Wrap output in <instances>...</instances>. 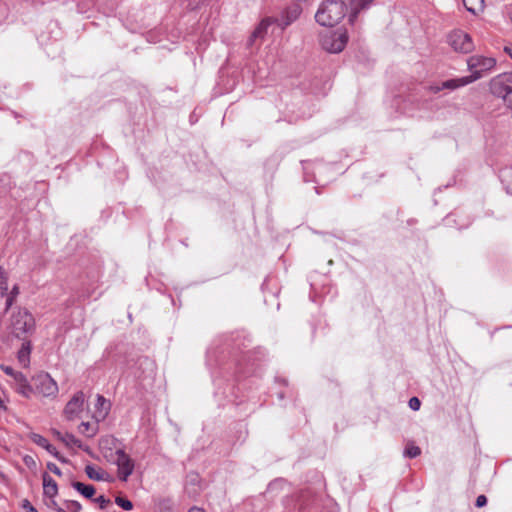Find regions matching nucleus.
I'll list each match as a JSON object with an SVG mask.
<instances>
[{
	"mask_svg": "<svg viewBox=\"0 0 512 512\" xmlns=\"http://www.w3.org/2000/svg\"><path fill=\"white\" fill-rule=\"evenodd\" d=\"M7 294L9 296H13L14 298H16L19 294V287L17 285H14L9 292L7 291Z\"/></svg>",
	"mask_w": 512,
	"mask_h": 512,
	"instance_id": "nucleus-35",
	"label": "nucleus"
},
{
	"mask_svg": "<svg viewBox=\"0 0 512 512\" xmlns=\"http://www.w3.org/2000/svg\"><path fill=\"white\" fill-rule=\"evenodd\" d=\"M13 381V388L18 394L27 399L32 396V394L34 393V388L29 383L27 377L22 372L16 374L15 377L13 378Z\"/></svg>",
	"mask_w": 512,
	"mask_h": 512,
	"instance_id": "nucleus-11",
	"label": "nucleus"
},
{
	"mask_svg": "<svg viewBox=\"0 0 512 512\" xmlns=\"http://www.w3.org/2000/svg\"><path fill=\"white\" fill-rule=\"evenodd\" d=\"M409 407L412 410L417 411L420 408V400L417 397H412L409 400Z\"/></svg>",
	"mask_w": 512,
	"mask_h": 512,
	"instance_id": "nucleus-31",
	"label": "nucleus"
},
{
	"mask_svg": "<svg viewBox=\"0 0 512 512\" xmlns=\"http://www.w3.org/2000/svg\"><path fill=\"white\" fill-rule=\"evenodd\" d=\"M33 441L37 445L45 448L51 455H53L59 461L66 462V460L59 454L57 449L52 444H50L49 441L45 437H43L39 434H35L33 436Z\"/></svg>",
	"mask_w": 512,
	"mask_h": 512,
	"instance_id": "nucleus-15",
	"label": "nucleus"
},
{
	"mask_svg": "<svg viewBox=\"0 0 512 512\" xmlns=\"http://www.w3.org/2000/svg\"><path fill=\"white\" fill-rule=\"evenodd\" d=\"M47 468L48 470H50L52 473L58 475V476H61V470L58 468V466L52 462H49L47 463Z\"/></svg>",
	"mask_w": 512,
	"mask_h": 512,
	"instance_id": "nucleus-33",
	"label": "nucleus"
},
{
	"mask_svg": "<svg viewBox=\"0 0 512 512\" xmlns=\"http://www.w3.org/2000/svg\"><path fill=\"white\" fill-rule=\"evenodd\" d=\"M302 12V9L299 5H292L288 7L281 15V17L275 18L274 22L278 24L281 29H285L287 26L291 25L294 21L298 19Z\"/></svg>",
	"mask_w": 512,
	"mask_h": 512,
	"instance_id": "nucleus-10",
	"label": "nucleus"
},
{
	"mask_svg": "<svg viewBox=\"0 0 512 512\" xmlns=\"http://www.w3.org/2000/svg\"><path fill=\"white\" fill-rule=\"evenodd\" d=\"M486 504H487V498H486V496H485V495H479V496L476 498V503H475V505H476L478 508L484 507Z\"/></svg>",
	"mask_w": 512,
	"mask_h": 512,
	"instance_id": "nucleus-34",
	"label": "nucleus"
},
{
	"mask_svg": "<svg viewBox=\"0 0 512 512\" xmlns=\"http://www.w3.org/2000/svg\"><path fill=\"white\" fill-rule=\"evenodd\" d=\"M348 38L346 29L328 31L321 35V45L329 53H340L345 48Z\"/></svg>",
	"mask_w": 512,
	"mask_h": 512,
	"instance_id": "nucleus-4",
	"label": "nucleus"
},
{
	"mask_svg": "<svg viewBox=\"0 0 512 512\" xmlns=\"http://www.w3.org/2000/svg\"><path fill=\"white\" fill-rule=\"evenodd\" d=\"M85 473L86 475L95 481H102L104 480V472L101 469L95 468V466L89 464L85 467Z\"/></svg>",
	"mask_w": 512,
	"mask_h": 512,
	"instance_id": "nucleus-21",
	"label": "nucleus"
},
{
	"mask_svg": "<svg viewBox=\"0 0 512 512\" xmlns=\"http://www.w3.org/2000/svg\"><path fill=\"white\" fill-rule=\"evenodd\" d=\"M66 507L71 512H80L82 510V505L76 500H70L66 502Z\"/></svg>",
	"mask_w": 512,
	"mask_h": 512,
	"instance_id": "nucleus-27",
	"label": "nucleus"
},
{
	"mask_svg": "<svg viewBox=\"0 0 512 512\" xmlns=\"http://www.w3.org/2000/svg\"><path fill=\"white\" fill-rule=\"evenodd\" d=\"M44 496L54 498L58 494V486L56 481L47 473L42 475Z\"/></svg>",
	"mask_w": 512,
	"mask_h": 512,
	"instance_id": "nucleus-14",
	"label": "nucleus"
},
{
	"mask_svg": "<svg viewBox=\"0 0 512 512\" xmlns=\"http://www.w3.org/2000/svg\"><path fill=\"white\" fill-rule=\"evenodd\" d=\"M61 441L68 447V448H82V442L77 439L73 434L71 433H65L64 436H61Z\"/></svg>",
	"mask_w": 512,
	"mask_h": 512,
	"instance_id": "nucleus-22",
	"label": "nucleus"
},
{
	"mask_svg": "<svg viewBox=\"0 0 512 512\" xmlns=\"http://www.w3.org/2000/svg\"><path fill=\"white\" fill-rule=\"evenodd\" d=\"M54 435L61 441V436H64V434H62L61 432L59 431H54Z\"/></svg>",
	"mask_w": 512,
	"mask_h": 512,
	"instance_id": "nucleus-38",
	"label": "nucleus"
},
{
	"mask_svg": "<svg viewBox=\"0 0 512 512\" xmlns=\"http://www.w3.org/2000/svg\"><path fill=\"white\" fill-rule=\"evenodd\" d=\"M421 453V450L418 446L415 445H409L405 448L404 455L409 458H415L419 456Z\"/></svg>",
	"mask_w": 512,
	"mask_h": 512,
	"instance_id": "nucleus-25",
	"label": "nucleus"
},
{
	"mask_svg": "<svg viewBox=\"0 0 512 512\" xmlns=\"http://www.w3.org/2000/svg\"><path fill=\"white\" fill-rule=\"evenodd\" d=\"M58 512H65V510L61 509V508H58L57 509Z\"/></svg>",
	"mask_w": 512,
	"mask_h": 512,
	"instance_id": "nucleus-39",
	"label": "nucleus"
},
{
	"mask_svg": "<svg viewBox=\"0 0 512 512\" xmlns=\"http://www.w3.org/2000/svg\"><path fill=\"white\" fill-rule=\"evenodd\" d=\"M347 14V6L340 0H327L318 9L315 18L322 26H334Z\"/></svg>",
	"mask_w": 512,
	"mask_h": 512,
	"instance_id": "nucleus-1",
	"label": "nucleus"
},
{
	"mask_svg": "<svg viewBox=\"0 0 512 512\" xmlns=\"http://www.w3.org/2000/svg\"><path fill=\"white\" fill-rule=\"evenodd\" d=\"M78 430L81 434H85L88 437H93L98 432V423L91 424L89 422H81L78 426Z\"/></svg>",
	"mask_w": 512,
	"mask_h": 512,
	"instance_id": "nucleus-19",
	"label": "nucleus"
},
{
	"mask_svg": "<svg viewBox=\"0 0 512 512\" xmlns=\"http://www.w3.org/2000/svg\"><path fill=\"white\" fill-rule=\"evenodd\" d=\"M504 51L507 55H509V57L512 59V48L510 47H505L504 48Z\"/></svg>",
	"mask_w": 512,
	"mask_h": 512,
	"instance_id": "nucleus-37",
	"label": "nucleus"
},
{
	"mask_svg": "<svg viewBox=\"0 0 512 512\" xmlns=\"http://www.w3.org/2000/svg\"><path fill=\"white\" fill-rule=\"evenodd\" d=\"M1 369L2 371L12 377V379L15 377L16 374H18L20 371H15L11 366H5V365H1Z\"/></svg>",
	"mask_w": 512,
	"mask_h": 512,
	"instance_id": "nucleus-28",
	"label": "nucleus"
},
{
	"mask_svg": "<svg viewBox=\"0 0 512 512\" xmlns=\"http://www.w3.org/2000/svg\"><path fill=\"white\" fill-rule=\"evenodd\" d=\"M372 4V0H354L351 13L349 15V22L353 23L360 10L368 8Z\"/></svg>",
	"mask_w": 512,
	"mask_h": 512,
	"instance_id": "nucleus-17",
	"label": "nucleus"
},
{
	"mask_svg": "<svg viewBox=\"0 0 512 512\" xmlns=\"http://www.w3.org/2000/svg\"><path fill=\"white\" fill-rule=\"evenodd\" d=\"M29 354H30V343H23L22 348L18 352V360L24 366L29 362Z\"/></svg>",
	"mask_w": 512,
	"mask_h": 512,
	"instance_id": "nucleus-23",
	"label": "nucleus"
},
{
	"mask_svg": "<svg viewBox=\"0 0 512 512\" xmlns=\"http://www.w3.org/2000/svg\"><path fill=\"white\" fill-rule=\"evenodd\" d=\"M72 487L88 499L92 498L95 494V488L92 485H87L82 482H73Z\"/></svg>",
	"mask_w": 512,
	"mask_h": 512,
	"instance_id": "nucleus-18",
	"label": "nucleus"
},
{
	"mask_svg": "<svg viewBox=\"0 0 512 512\" xmlns=\"http://www.w3.org/2000/svg\"><path fill=\"white\" fill-rule=\"evenodd\" d=\"M473 82H475V77L464 76L460 78L446 80L442 82L441 86L432 87V90L434 92H439L442 89L455 90L466 85H469Z\"/></svg>",
	"mask_w": 512,
	"mask_h": 512,
	"instance_id": "nucleus-12",
	"label": "nucleus"
},
{
	"mask_svg": "<svg viewBox=\"0 0 512 512\" xmlns=\"http://www.w3.org/2000/svg\"><path fill=\"white\" fill-rule=\"evenodd\" d=\"M496 65V60L492 57L474 55L467 59V67L470 71L468 77H475V81L482 78L487 72L491 71Z\"/></svg>",
	"mask_w": 512,
	"mask_h": 512,
	"instance_id": "nucleus-5",
	"label": "nucleus"
},
{
	"mask_svg": "<svg viewBox=\"0 0 512 512\" xmlns=\"http://www.w3.org/2000/svg\"><path fill=\"white\" fill-rule=\"evenodd\" d=\"M110 403L107 401L102 395L98 394L96 397V403L94 405V411L92 413V418L97 422L103 421L109 411H110Z\"/></svg>",
	"mask_w": 512,
	"mask_h": 512,
	"instance_id": "nucleus-13",
	"label": "nucleus"
},
{
	"mask_svg": "<svg viewBox=\"0 0 512 512\" xmlns=\"http://www.w3.org/2000/svg\"><path fill=\"white\" fill-rule=\"evenodd\" d=\"M34 392L44 397H54L58 393L56 381L47 373H40L33 378Z\"/></svg>",
	"mask_w": 512,
	"mask_h": 512,
	"instance_id": "nucleus-7",
	"label": "nucleus"
},
{
	"mask_svg": "<svg viewBox=\"0 0 512 512\" xmlns=\"http://www.w3.org/2000/svg\"><path fill=\"white\" fill-rule=\"evenodd\" d=\"M94 501L99 504L101 509L106 508V506L110 503V500L105 498L103 495L98 496L94 499Z\"/></svg>",
	"mask_w": 512,
	"mask_h": 512,
	"instance_id": "nucleus-29",
	"label": "nucleus"
},
{
	"mask_svg": "<svg viewBox=\"0 0 512 512\" xmlns=\"http://www.w3.org/2000/svg\"><path fill=\"white\" fill-rule=\"evenodd\" d=\"M273 23H275L274 18H270V17L264 18L259 23V25L255 28V30L253 31V33L251 35V40L263 38L266 35L268 28Z\"/></svg>",
	"mask_w": 512,
	"mask_h": 512,
	"instance_id": "nucleus-16",
	"label": "nucleus"
},
{
	"mask_svg": "<svg viewBox=\"0 0 512 512\" xmlns=\"http://www.w3.org/2000/svg\"><path fill=\"white\" fill-rule=\"evenodd\" d=\"M6 296V303H5V310L4 312H8L9 309L12 307L14 301L16 298H14L13 296H9L8 294L5 295Z\"/></svg>",
	"mask_w": 512,
	"mask_h": 512,
	"instance_id": "nucleus-32",
	"label": "nucleus"
},
{
	"mask_svg": "<svg viewBox=\"0 0 512 512\" xmlns=\"http://www.w3.org/2000/svg\"><path fill=\"white\" fill-rule=\"evenodd\" d=\"M488 86L494 97L501 99L506 108H512V72H504L492 77Z\"/></svg>",
	"mask_w": 512,
	"mask_h": 512,
	"instance_id": "nucleus-2",
	"label": "nucleus"
},
{
	"mask_svg": "<svg viewBox=\"0 0 512 512\" xmlns=\"http://www.w3.org/2000/svg\"><path fill=\"white\" fill-rule=\"evenodd\" d=\"M11 326L13 334L17 338H23L34 331L35 319L27 309L18 308L12 314Z\"/></svg>",
	"mask_w": 512,
	"mask_h": 512,
	"instance_id": "nucleus-3",
	"label": "nucleus"
},
{
	"mask_svg": "<svg viewBox=\"0 0 512 512\" xmlns=\"http://www.w3.org/2000/svg\"><path fill=\"white\" fill-rule=\"evenodd\" d=\"M188 512H205V510L195 506V507L190 508L188 510Z\"/></svg>",
	"mask_w": 512,
	"mask_h": 512,
	"instance_id": "nucleus-36",
	"label": "nucleus"
},
{
	"mask_svg": "<svg viewBox=\"0 0 512 512\" xmlns=\"http://www.w3.org/2000/svg\"><path fill=\"white\" fill-rule=\"evenodd\" d=\"M115 503L120 506L121 508H123L124 510H132L133 509V504L130 500L128 499H125V498H122V497H116L115 498Z\"/></svg>",
	"mask_w": 512,
	"mask_h": 512,
	"instance_id": "nucleus-26",
	"label": "nucleus"
},
{
	"mask_svg": "<svg viewBox=\"0 0 512 512\" xmlns=\"http://www.w3.org/2000/svg\"><path fill=\"white\" fill-rule=\"evenodd\" d=\"M448 43L454 51L464 54L472 52L475 48L471 36L459 29L448 35Z\"/></svg>",
	"mask_w": 512,
	"mask_h": 512,
	"instance_id": "nucleus-6",
	"label": "nucleus"
},
{
	"mask_svg": "<svg viewBox=\"0 0 512 512\" xmlns=\"http://www.w3.org/2000/svg\"><path fill=\"white\" fill-rule=\"evenodd\" d=\"M115 456L116 459L114 463L117 465L118 477L120 480L126 482L134 471V461L123 449H117Z\"/></svg>",
	"mask_w": 512,
	"mask_h": 512,
	"instance_id": "nucleus-8",
	"label": "nucleus"
},
{
	"mask_svg": "<svg viewBox=\"0 0 512 512\" xmlns=\"http://www.w3.org/2000/svg\"><path fill=\"white\" fill-rule=\"evenodd\" d=\"M8 291V277L5 270L0 266V298L5 297Z\"/></svg>",
	"mask_w": 512,
	"mask_h": 512,
	"instance_id": "nucleus-24",
	"label": "nucleus"
},
{
	"mask_svg": "<svg viewBox=\"0 0 512 512\" xmlns=\"http://www.w3.org/2000/svg\"><path fill=\"white\" fill-rule=\"evenodd\" d=\"M463 5L465 8L473 13L476 14L479 11H482L484 9V0H462Z\"/></svg>",
	"mask_w": 512,
	"mask_h": 512,
	"instance_id": "nucleus-20",
	"label": "nucleus"
},
{
	"mask_svg": "<svg viewBox=\"0 0 512 512\" xmlns=\"http://www.w3.org/2000/svg\"><path fill=\"white\" fill-rule=\"evenodd\" d=\"M22 508L26 511V512H38L37 509L30 503L29 500L27 499H24L22 501Z\"/></svg>",
	"mask_w": 512,
	"mask_h": 512,
	"instance_id": "nucleus-30",
	"label": "nucleus"
},
{
	"mask_svg": "<svg viewBox=\"0 0 512 512\" xmlns=\"http://www.w3.org/2000/svg\"><path fill=\"white\" fill-rule=\"evenodd\" d=\"M85 402L84 393L79 391L75 393L66 404L63 415L66 420L73 421L80 417Z\"/></svg>",
	"mask_w": 512,
	"mask_h": 512,
	"instance_id": "nucleus-9",
	"label": "nucleus"
}]
</instances>
